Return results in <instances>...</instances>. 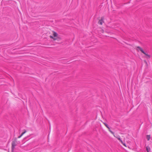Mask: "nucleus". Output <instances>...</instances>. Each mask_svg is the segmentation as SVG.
<instances>
[{"mask_svg":"<svg viewBox=\"0 0 152 152\" xmlns=\"http://www.w3.org/2000/svg\"><path fill=\"white\" fill-rule=\"evenodd\" d=\"M17 145L16 141L15 140L13 141L12 142V152H13L15 147Z\"/></svg>","mask_w":152,"mask_h":152,"instance_id":"obj_2","label":"nucleus"},{"mask_svg":"<svg viewBox=\"0 0 152 152\" xmlns=\"http://www.w3.org/2000/svg\"><path fill=\"white\" fill-rule=\"evenodd\" d=\"M24 134H21V135L18 137V138H20Z\"/></svg>","mask_w":152,"mask_h":152,"instance_id":"obj_10","label":"nucleus"},{"mask_svg":"<svg viewBox=\"0 0 152 152\" xmlns=\"http://www.w3.org/2000/svg\"><path fill=\"white\" fill-rule=\"evenodd\" d=\"M118 140H119L120 141V142H121V143L125 146H126V144L124 143V142H123V141H122V140H121V138H118Z\"/></svg>","mask_w":152,"mask_h":152,"instance_id":"obj_6","label":"nucleus"},{"mask_svg":"<svg viewBox=\"0 0 152 152\" xmlns=\"http://www.w3.org/2000/svg\"><path fill=\"white\" fill-rule=\"evenodd\" d=\"M26 132V131H25L24 132H23L22 133H25Z\"/></svg>","mask_w":152,"mask_h":152,"instance_id":"obj_12","label":"nucleus"},{"mask_svg":"<svg viewBox=\"0 0 152 152\" xmlns=\"http://www.w3.org/2000/svg\"><path fill=\"white\" fill-rule=\"evenodd\" d=\"M50 37L51 38L53 39L54 40H55V39H54L53 37L52 36H50Z\"/></svg>","mask_w":152,"mask_h":152,"instance_id":"obj_11","label":"nucleus"},{"mask_svg":"<svg viewBox=\"0 0 152 152\" xmlns=\"http://www.w3.org/2000/svg\"><path fill=\"white\" fill-rule=\"evenodd\" d=\"M146 138L148 141L149 140L150 138V135H146Z\"/></svg>","mask_w":152,"mask_h":152,"instance_id":"obj_8","label":"nucleus"},{"mask_svg":"<svg viewBox=\"0 0 152 152\" xmlns=\"http://www.w3.org/2000/svg\"><path fill=\"white\" fill-rule=\"evenodd\" d=\"M104 124L105 125V126L109 129V131L110 132H111V133H113L110 130V128L109 127L108 125L107 124L104 123Z\"/></svg>","mask_w":152,"mask_h":152,"instance_id":"obj_4","label":"nucleus"},{"mask_svg":"<svg viewBox=\"0 0 152 152\" xmlns=\"http://www.w3.org/2000/svg\"><path fill=\"white\" fill-rule=\"evenodd\" d=\"M104 18L102 17L101 19L99 21L98 23L100 25H102L103 22Z\"/></svg>","mask_w":152,"mask_h":152,"instance_id":"obj_3","label":"nucleus"},{"mask_svg":"<svg viewBox=\"0 0 152 152\" xmlns=\"http://www.w3.org/2000/svg\"><path fill=\"white\" fill-rule=\"evenodd\" d=\"M146 148L147 152H149V151L150 150V147L149 146H147Z\"/></svg>","mask_w":152,"mask_h":152,"instance_id":"obj_7","label":"nucleus"},{"mask_svg":"<svg viewBox=\"0 0 152 152\" xmlns=\"http://www.w3.org/2000/svg\"><path fill=\"white\" fill-rule=\"evenodd\" d=\"M53 35L54 37H56L57 36V34L56 32L53 31Z\"/></svg>","mask_w":152,"mask_h":152,"instance_id":"obj_9","label":"nucleus"},{"mask_svg":"<svg viewBox=\"0 0 152 152\" xmlns=\"http://www.w3.org/2000/svg\"><path fill=\"white\" fill-rule=\"evenodd\" d=\"M113 134L114 136L117 138L118 140V138H120V137L119 135H117V134Z\"/></svg>","mask_w":152,"mask_h":152,"instance_id":"obj_5","label":"nucleus"},{"mask_svg":"<svg viewBox=\"0 0 152 152\" xmlns=\"http://www.w3.org/2000/svg\"><path fill=\"white\" fill-rule=\"evenodd\" d=\"M137 49L138 50H140L142 53L145 55L146 56H147V58H149L150 57V56L149 55L146 54L142 49L140 48V47L138 46L137 47Z\"/></svg>","mask_w":152,"mask_h":152,"instance_id":"obj_1","label":"nucleus"}]
</instances>
